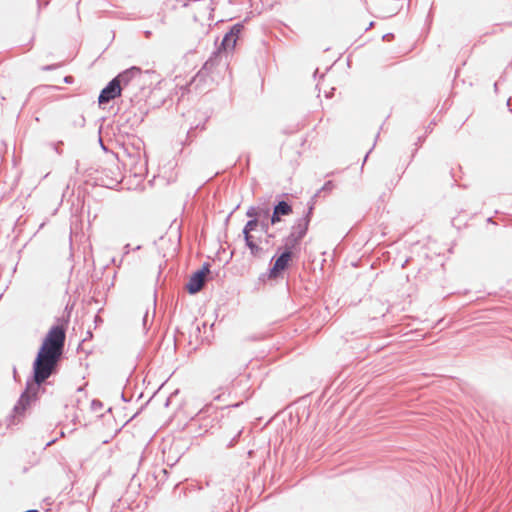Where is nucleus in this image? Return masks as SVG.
I'll return each instance as SVG.
<instances>
[{
    "instance_id": "nucleus-1",
    "label": "nucleus",
    "mask_w": 512,
    "mask_h": 512,
    "mask_svg": "<svg viewBox=\"0 0 512 512\" xmlns=\"http://www.w3.org/2000/svg\"><path fill=\"white\" fill-rule=\"evenodd\" d=\"M66 339V327L61 324L53 325L45 335L32 364V376L26 382L25 390L21 393L10 415L11 423L22 416L26 409L37 400L40 386L56 374L62 359Z\"/></svg>"
},
{
    "instance_id": "nucleus-2",
    "label": "nucleus",
    "mask_w": 512,
    "mask_h": 512,
    "mask_svg": "<svg viewBox=\"0 0 512 512\" xmlns=\"http://www.w3.org/2000/svg\"><path fill=\"white\" fill-rule=\"evenodd\" d=\"M98 129V145L101 154L98 153V186L115 189L122 182L123 175L119 167V159L114 152H110L100 136Z\"/></svg>"
},
{
    "instance_id": "nucleus-3",
    "label": "nucleus",
    "mask_w": 512,
    "mask_h": 512,
    "mask_svg": "<svg viewBox=\"0 0 512 512\" xmlns=\"http://www.w3.org/2000/svg\"><path fill=\"white\" fill-rule=\"evenodd\" d=\"M294 257V252L290 251H277V253L272 257L270 263L271 267L267 272L262 273L258 277V281L261 283H265L267 280L277 279L282 275V273L288 269L290 262Z\"/></svg>"
},
{
    "instance_id": "nucleus-4",
    "label": "nucleus",
    "mask_w": 512,
    "mask_h": 512,
    "mask_svg": "<svg viewBox=\"0 0 512 512\" xmlns=\"http://www.w3.org/2000/svg\"><path fill=\"white\" fill-rule=\"evenodd\" d=\"M108 414H102L98 417V422H101L103 427L100 435L98 434V440H101L102 445H106L109 441L114 438L121 430L114 416L110 414L111 408L107 410Z\"/></svg>"
},
{
    "instance_id": "nucleus-5",
    "label": "nucleus",
    "mask_w": 512,
    "mask_h": 512,
    "mask_svg": "<svg viewBox=\"0 0 512 512\" xmlns=\"http://www.w3.org/2000/svg\"><path fill=\"white\" fill-rule=\"evenodd\" d=\"M243 29L244 25L242 23H236L232 25L229 31L224 35L220 45L217 47V50L213 52V54L218 56V54L221 52L233 50Z\"/></svg>"
},
{
    "instance_id": "nucleus-6",
    "label": "nucleus",
    "mask_w": 512,
    "mask_h": 512,
    "mask_svg": "<svg viewBox=\"0 0 512 512\" xmlns=\"http://www.w3.org/2000/svg\"><path fill=\"white\" fill-rule=\"evenodd\" d=\"M115 79H118L121 92H123L124 89H130L131 86L140 84V80L142 79V70L137 66H132L120 72L115 76Z\"/></svg>"
},
{
    "instance_id": "nucleus-7",
    "label": "nucleus",
    "mask_w": 512,
    "mask_h": 512,
    "mask_svg": "<svg viewBox=\"0 0 512 512\" xmlns=\"http://www.w3.org/2000/svg\"><path fill=\"white\" fill-rule=\"evenodd\" d=\"M211 265L208 262L203 263L202 267L192 273L185 288L191 295L197 294L203 287L205 276L210 273Z\"/></svg>"
},
{
    "instance_id": "nucleus-8",
    "label": "nucleus",
    "mask_w": 512,
    "mask_h": 512,
    "mask_svg": "<svg viewBox=\"0 0 512 512\" xmlns=\"http://www.w3.org/2000/svg\"><path fill=\"white\" fill-rule=\"evenodd\" d=\"M122 95L118 79H111L98 94V105L107 104Z\"/></svg>"
},
{
    "instance_id": "nucleus-9",
    "label": "nucleus",
    "mask_w": 512,
    "mask_h": 512,
    "mask_svg": "<svg viewBox=\"0 0 512 512\" xmlns=\"http://www.w3.org/2000/svg\"><path fill=\"white\" fill-rule=\"evenodd\" d=\"M288 196L287 193L277 195L273 203V210L276 211L281 217L289 216L293 213V207L290 202L283 199Z\"/></svg>"
},
{
    "instance_id": "nucleus-10",
    "label": "nucleus",
    "mask_w": 512,
    "mask_h": 512,
    "mask_svg": "<svg viewBox=\"0 0 512 512\" xmlns=\"http://www.w3.org/2000/svg\"><path fill=\"white\" fill-rule=\"evenodd\" d=\"M301 240V238L297 237L296 233L290 232V234L283 239V246L278 247V252L281 250L293 252L300 244Z\"/></svg>"
},
{
    "instance_id": "nucleus-11",
    "label": "nucleus",
    "mask_w": 512,
    "mask_h": 512,
    "mask_svg": "<svg viewBox=\"0 0 512 512\" xmlns=\"http://www.w3.org/2000/svg\"><path fill=\"white\" fill-rule=\"evenodd\" d=\"M63 89L60 86L56 85H40L35 87L30 93L29 97L39 96V97H48L51 92L59 91Z\"/></svg>"
},
{
    "instance_id": "nucleus-12",
    "label": "nucleus",
    "mask_w": 512,
    "mask_h": 512,
    "mask_svg": "<svg viewBox=\"0 0 512 512\" xmlns=\"http://www.w3.org/2000/svg\"><path fill=\"white\" fill-rule=\"evenodd\" d=\"M310 223L306 218H298L294 225L291 227V232L296 233L298 238L303 239L308 232Z\"/></svg>"
},
{
    "instance_id": "nucleus-13",
    "label": "nucleus",
    "mask_w": 512,
    "mask_h": 512,
    "mask_svg": "<svg viewBox=\"0 0 512 512\" xmlns=\"http://www.w3.org/2000/svg\"><path fill=\"white\" fill-rule=\"evenodd\" d=\"M259 204L256 205V212L258 219L268 218L271 208L269 206V199L259 198Z\"/></svg>"
},
{
    "instance_id": "nucleus-14",
    "label": "nucleus",
    "mask_w": 512,
    "mask_h": 512,
    "mask_svg": "<svg viewBox=\"0 0 512 512\" xmlns=\"http://www.w3.org/2000/svg\"><path fill=\"white\" fill-rule=\"evenodd\" d=\"M244 241L253 257H260L264 253V249L254 241V237H246Z\"/></svg>"
},
{
    "instance_id": "nucleus-15",
    "label": "nucleus",
    "mask_w": 512,
    "mask_h": 512,
    "mask_svg": "<svg viewBox=\"0 0 512 512\" xmlns=\"http://www.w3.org/2000/svg\"><path fill=\"white\" fill-rule=\"evenodd\" d=\"M143 90V81L140 80V84H137L136 86H131L130 89H124L123 96L130 100V102H137L138 101V91Z\"/></svg>"
},
{
    "instance_id": "nucleus-16",
    "label": "nucleus",
    "mask_w": 512,
    "mask_h": 512,
    "mask_svg": "<svg viewBox=\"0 0 512 512\" xmlns=\"http://www.w3.org/2000/svg\"><path fill=\"white\" fill-rule=\"evenodd\" d=\"M259 222L258 218L249 219L242 229L243 238L253 237L251 233L257 229Z\"/></svg>"
},
{
    "instance_id": "nucleus-17",
    "label": "nucleus",
    "mask_w": 512,
    "mask_h": 512,
    "mask_svg": "<svg viewBox=\"0 0 512 512\" xmlns=\"http://www.w3.org/2000/svg\"><path fill=\"white\" fill-rule=\"evenodd\" d=\"M209 75L210 74H208V72L199 70L197 74L192 78L190 85H194L196 89L200 88L202 84L207 82Z\"/></svg>"
},
{
    "instance_id": "nucleus-18",
    "label": "nucleus",
    "mask_w": 512,
    "mask_h": 512,
    "mask_svg": "<svg viewBox=\"0 0 512 512\" xmlns=\"http://www.w3.org/2000/svg\"><path fill=\"white\" fill-rule=\"evenodd\" d=\"M318 196V193H316L311 201L308 203V207H307V210L306 212L304 213V215L301 217V218H306L307 222L310 223L311 222V218H312V215H313V211H314V198Z\"/></svg>"
},
{
    "instance_id": "nucleus-19",
    "label": "nucleus",
    "mask_w": 512,
    "mask_h": 512,
    "mask_svg": "<svg viewBox=\"0 0 512 512\" xmlns=\"http://www.w3.org/2000/svg\"><path fill=\"white\" fill-rule=\"evenodd\" d=\"M318 196V193H316L311 201L308 203V207H307V210L306 212L304 213V215L301 217V218H306L307 222L310 223L311 222V218H312V215H313V211H314V198Z\"/></svg>"
},
{
    "instance_id": "nucleus-20",
    "label": "nucleus",
    "mask_w": 512,
    "mask_h": 512,
    "mask_svg": "<svg viewBox=\"0 0 512 512\" xmlns=\"http://www.w3.org/2000/svg\"><path fill=\"white\" fill-rule=\"evenodd\" d=\"M217 56L212 54V56L203 64L201 71L208 72V74L211 73L212 69L215 66Z\"/></svg>"
},
{
    "instance_id": "nucleus-21",
    "label": "nucleus",
    "mask_w": 512,
    "mask_h": 512,
    "mask_svg": "<svg viewBox=\"0 0 512 512\" xmlns=\"http://www.w3.org/2000/svg\"><path fill=\"white\" fill-rule=\"evenodd\" d=\"M200 128L201 130H204L205 129V123L203 124H198L196 125L195 127H191L188 131H187V135H186V141L187 142H192L193 138L195 137V134H194V131L196 129Z\"/></svg>"
},
{
    "instance_id": "nucleus-22",
    "label": "nucleus",
    "mask_w": 512,
    "mask_h": 512,
    "mask_svg": "<svg viewBox=\"0 0 512 512\" xmlns=\"http://www.w3.org/2000/svg\"><path fill=\"white\" fill-rule=\"evenodd\" d=\"M103 36H104V41L106 44L105 49H104V51H105L109 47V45L112 43V41L114 40L115 34H114V31L106 30L103 33Z\"/></svg>"
},
{
    "instance_id": "nucleus-23",
    "label": "nucleus",
    "mask_w": 512,
    "mask_h": 512,
    "mask_svg": "<svg viewBox=\"0 0 512 512\" xmlns=\"http://www.w3.org/2000/svg\"><path fill=\"white\" fill-rule=\"evenodd\" d=\"M269 222L270 221L268 218H263V219H260V222L258 224V227H260V230L265 234H268V231L270 230V227L272 226Z\"/></svg>"
},
{
    "instance_id": "nucleus-24",
    "label": "nucleus",
    "mask_w": 512,
    "mask_h": 512,
    "mask_svg": "<svg viewBox=\"0 0 512 512\" xmlns=\"http://www.w3.org/2000/svg\"><path fill=\"white\" fill-rule=\"evenodd\" d=\"M268 219L270 221L269 223L273 226L281 222L282 217L276 211L272 210V212L270 211L269 213Z\"/></svg>"
},
{
    "instance_id": "nucleus-25",
    "label": "nucleus",
    "mask_w": 512,
    "mask_h": 512,
    "mask_svg": "<svg viewBox=\"0 0 512 512\" xmlns=\"http://www.w3.org/2000/svg\"><path fill=\"white\" fill-rule=\"evenodd\" d=\"M196 28L199 29V33H198V38H199V41L202 39L203 36H205L206 34H208L209 32V27H205L203 25H197Z\"/></svg>"
},
{
    "instance_id": "nucleus-26",
    "label": "nucleus",
    "mask_w": 512,
    "mask_h": 512,
    "mask_svg": "<svg viewBox=\"0 0 512 512\" xmlns=\"http://www.w3.org/2000/svg\"><path fill=\"white\" fill-rule=\"evenodd\" d=\"M246 216L250 219L258 218L256 212V206H250L246 211Z\"/></svg>"
},
{
    "instance_id": "nucleus-27",
    "label": "nucleus",
    "mask_w": 512,
    "mask_h": 512,
    "mask_svg": "<svg viewBox=\"0 0 512 512\" xmlns=\"http://www.w3.org/2000/svg\"><path fill=\"white\" fill-rule=\"evenodd\" d=\"M333 187H334L333 181L329 180L324 183L322 188L317 193L319 194L321 191H331L333 189Z\"/></svg>"
},
{
    "instance_id": "nucleus-28",
    "label": "nucleus",
    "mask_w": 512,
    "mask_h": 512,
    "mask_svg": "<svg viewBox=\"0 0 512 512\" xmlns=\"http://www.w3.org/2000/svg\"><path fill=\"white\" fill-rule=\"evenodd\" d=\"M62 65H63V63L50 64V65L43 66L41 69L43 71H53V70L61 67Z\"/></svg>"
},
{
    "instance_id": "nucleus-29",
    "label": "nucleus",
    "mask_w": 512,
    "mask_h": 512,
    "mask_svg": "<svg viewBox=\"0 0 512 512\" xmlns=\"http://www.w3.org/2000/svg\"><path fill=\"white\" fill-rule=\"evenodd\" d=\"M38 5V11H40L43 7H46L49 4L48 0H36Z\"/></svg>"
},
{
    "instance_id": "nucleus-30",
    "label": "nucleus",
    "mask_w": 512,
    "mask_h": 512,
    "mask_svg": "<svg viewBox=\"0 0 512 512\" xmlns=\"http://www.w3.org/2000/svg\"><path fill=\"white\" fill-rule=\"evenodd\" d=\"M241 435V431H239L235 436L234 438L229 442V444L227 445L228 447H233L237 441H238V438L240 437Z\"/></svg>"
},
{
    "instance_id": "nucleus-31",
    "label": "nucleus",
    "mask_w": 512,
    "mask_h": 512,
    "mask_svg": "<svg viewBox=\"0 0 512 512\" xmlns=\"http://www.w3.org/2000/svg\"><path fill=\"white\" fill-rule=\"evenodd\" d=\"M63 81L66 84H72L74 82V77L70 76V75H67V76L64 77Z\"/></svg>"
},
{
    "instance_id": "nucleus-32",
    "label": "nucleus",
    "mask_w": 512,
    "mask_h": 512,
    "mask_svg": "<svg viewBox=\"0 0 512 512\" xmlns=\"http://www.w3.org/2000/svg\"><path fill=\"white\" fill-rule=\"evenodd\" d=\"M382 39L384 41H391L392 39H394V34L393 33H386L385 35H383Z\"/></svg>"
},
{
    "instance_id": "nucleus-33",
    "label": "nucleus",
    "mask_w": 512,
    "mask_h": 512,
    "mask_svg": "<svg viewBox=\"0 0 512 512\" xmlns=\"http://www.w3.org/2000/svg\"><path fill=\"white\" fill-rule=\"evenodd\" d=\"M95 407H96V398H94L90 401V408L92 411L95 409Z\"/></svg>"
},
{
    "instance_id": "nucleus-34",
    "label": "nucleus",
    "mask_w": 512,
    "mask_h": 512,
    "mask_svg": "<svg viewBox=\"0 0 512 512\" xmlns=\"http://www.w3.org/2000/svg\"><path fill=\"white\" fill-rule=\"evenodd\" d=\"M147 318H148V312L145 313L144 317H143V327L144 329H146V325H147Z\"/></svg>"
},
{
    "instance_id": "nucleus-35",
    "label": "nucleus",
    "mask_w": 512,
    "mask_h": 512,
    "mask_svg": "<svg viewBox=\"0 0 512 512\" xmlns=\"http://www.w3.org/2000/svg\"><path fill=\"white\" fill-rule=\"evenodd\" d=\"M102 311V308H99L98 309V314ZM97 321H98V326L103 322L102 318L98 315V318H97Z\"/></svg>"
},
{
    "instance_id": "nucleus-36",
    "label": "nucleus",
    "mask_w": 512,
    "mask_h": 512,
    "mask_svg": "<svg viewBox=\"0 0 512 512\" xmlns=\"http://www.w3.org/2000/svg\"><path fill=\"white\" fill-rule=\"evenodd\" d=\"M77 407L82 410V401L80 399H77Z\"/></svg>"
},
{
    "instance_id": "nucleus-37",
    "label": "nucleus",
    "mask_w": 512,
    "mask_h": 512,
    "mask_svg": "<svg viewBox=\"0 0 512 512\" xmlns=\"http://www.w3.org/2000/svg\"><path fill=\"white\" fill-rule=\"evenodd\" d=\"M55 441H56V439H52V440L48 441L46 443V447L52 445L53 443H55Z\"/></svg>"
},
{
    "instance_id": "nucleus-38",
    "label": "nucleus",
    "mask_w": 512,
    "mask_h": 512,
    "mask_svg": "<svg viewBox=\"0 0 512 512\" xmlns=\"http://www.w3.org/2000/svg\"><path fill=\"white\" fill-rule=\"evenodd\" d=\"M121 398H122V400H123V401H125V402H127V401H128V399L125 397V394H124L123 392L121 393Z\"/></svg>"
},
{
    "instance_id": "nucleus-39",
    "label": "nucleus",
    "mask_w": 512,
    "mask_h": 512,
    "mask_svg": "<svg viewBox=\"0 0 512 512\" xmlns=\"http://www.w3.org/2000/svg\"><path fill=\"white\" fill-rule=\"evenodd\" d=\"M84 122H85L84 117H81V118H80V123H79V124H80L81 126H83Z\"/></svg>"
},
{
    "instance_id": "nucleus-40",
    "label": "nucleus",
    "mask_w": 512,
    "mask_h": 512,
    "mask_svg": "<svg viewBox=\"0 0 512 512\" xmlns=\"http://www.w3.org/2000/svg\"><path fill=\"white\" fill-rule=\"evenodd\" d=\"M97 405H98V410L101 409L103 407V404L98 400L97 402Z\"/></svg>"
},
{
    "instance_id": "nucleus-41",
    "label": "nucleus",
    "mask_w": 512,
    "mask_h": 512,
    "mask_svg": "<svg viewBox=\"0 0 512 512\" xmlns=\"http://www.w3.org/2000/svg\"><path fill=\"white\" fill-rule=\"evenodd\" d=\"M94 329H96V315L93 317Z\"/></svg>"
},
{
    "instance_id": "nucleus-42",
    "label": "nucleus",
    "mask_w": 512,
    "mask_h": 512,
    "mask_svg": "<svg viewBox=\"0 0 512 512\" xmlns=\"http://www.w3.org/2000/svg\"><path fill=\"white\" fill-rule=\"evenodd\" d=\"M371 150H372V149H370V150L368 151V153L365 155L364 162L367 160L368 155H369V153L371 152Z\"/></svg>"
},
{
    "instance_id": "nucleus-43",
    "label": "nucleus",
    "mask_w": 512,
    "mask_h": 512,
    "mask_svg": "<svg viewBox=\"0 0 512 512\" xmlns=\"http://www.w3.org/2000/svg\"><path fill=\"white\" fill-rule=\"evenodd\" d=\"M268 238H273L274 237V234H271L268 232V234H266Z\"/></svg>"
},
{
    "instance_id": "nucleus-44",
    "label": "nucleus",
    "mask_w": 512,
    "mask_h": 512,
    "mask_svg": "<svg viewBox=\"0 0 512 512\" xmlns=\"http://www.w3.org/2000/svg\"><path fill=\"white\" fill-rule=\"evenodd\" d=\"M145 35H146V37H149L151 35V32L150 31H146Z\"/></svg>"
},
{
    "instance_id": "nucleus-45",
    "label": "nucleus",
    "mask_w": 512,
    "mask_h": 512,
    "mask_svg": "<svg viewBox=\"0 0 512 512\" xmlns=\"http://www.w3.org/2000/svg\"><path fill=\"white\" fill-rule=\"evenodd\" d=\"M494 89H495V91H497V89H498V83L497 82H495V84H494Z\"/></svg>"
},
{
    "instance_id": "nucleus-46",
    "label": "nucleus",
    "mask_w": 512,
    "mask_h": 512,
    "mask_svg": "<svg viewBox=\"0 0 512 512\" xmlns=\"http://www.w3.org/2000/svg\"><path fill=\"white\" fill-rule=\"evenodd\" d=\"M96 494V486L93 489L92 495L94 496Z\"/></svg>"
},
{
    "instance_id": "nucleus-47",
    "label": "nucleus",
    "mask_w": 512,
    "mask_h": 512,
    "mask_svg": "<svg viewBox=\"0 0 512 512\" xmlns=\"http://www.w3.org/2000/svg\"><path fill=\"white\" fill-rule=\"evenodd\" d=\"M197 30H199V29L195 27V29H194V33H196V35L198 36V33H199V32H197Z\"/></svg>"
},
{
    "instance_id": "nucleus-48",
    "label": "nucleus",
    "mask_w": 512,
    "mask_h": 512,
    "mask_svg": "<svg viewBox=\"0 0 512 512\" xmlns=\"http://www.w3.org/2000/svg\"><path fill=\"white\" fill-rule=\"evenodd\" d=\"M55 149H56V152H57V153H59V154L61 153V152H60V148L55 147Z\"/></svg>"
},
{
    "instance_id": "nucleus-49",
    "label": "nucleus",
    "mask_w": 512,
    "mask_h": 512,
    "mask_svg": "<svg viewBox=\"0 0 512 512\" xmlns=\"http://www.w3.org/2000/svg\"><path fill=\"white\" fill-rule=\"evenodd\" d=\"M55 149H56V152H57V153H59V154L61 153V152H60V148L55 147Z\"/></svg>"
},
{
    "instance_id": "nucleus-50",
    "label": "nucleus",
    "mask_w": 512,
    "mask_h": 512,
    "mask_svg": "<svg viewBox=\"0 0 512 512\" xmlns=\"http://www.w3.org/2000/svg\"><path fill=\"white\" fill-rule=\"evenodd\" d=\"M14 377L16 376V368H13Z\"/></svg>"
},
{
    "instance_id": "nucleus-51",
    "label": "nucleus",
    "mask_w": 512,
    "mask_h": 512,
    "mask_svg": "<svg viewBox=\"0 0 512 512\" xmlns=\"http://www.w3.org/2000/svg\"><path fill=\"white\" fill-rule=\"evenodd\" d=\"M88 223H89V225L91 226V220H90V219L88 220Z\"/></svg>"
}]
</instances>
